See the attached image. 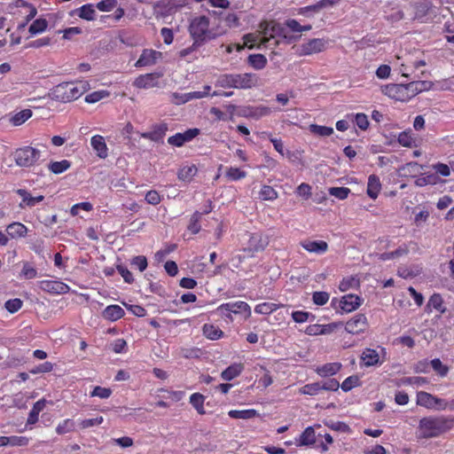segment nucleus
I'll return each mask as SVG.
<instances>
[{
  "label": "nucleus",
  "mask_w": 454,
  "mask_h": 454,
  "mask_svg": "<svg viewBox=\"0 0 454 454\" xmlns=\"http://www.w3.org/2000/svg\"><path fill=\"white\" fill-rule=\"evenodd\" d=\"M362 303L361 298L356 294H346L340 300L333 298L331 306L336 309H340L341 312L349 313L356 310Z\"/></svg>",
  "instance_id": "nucleus-11"
},
{
  "label": "nucleus",
  "mask_w": 454,
  "mask_h": 454,
  "mask_svg": "<svg viewBox=\"0 0 454 454\" xmlns=\"http://www.w3.org/2000/svg\"><path fill=\"white\" fill-rule=\"evenodd\" d=\"M248 64L256 70L264 68L267 65V59L262 54H251L247 59Z\"/></svg>",
  "instance_id": "nucleus-40"
},
{
  "label": "nucleus",
  "mask_w": 454,
  "mask_h": 454,
  "mask_svg": "<svg viewBox=\"0 0 454 454\" xmlns=\"http://www.w3.org/2000/svg\"><path fill=\"white\" fill-rule=\"evenodd\" d=\"M244 39V46L248 48H253L254 46H264L267 47L266 43L261 41L262 39V35L259 31V34H247L243 37Z\"/></svg>",
  "instance_id": "nucleus-35"
},
{
  "label": "nucleus",
  "mask_w": 454,
  "mask_h": 454,
  "mask_svg": "<svg viewBox=\"0 0 454 454\" xmlns=\"http://www.w3.org/2000/svg\"><path fill=\"white\" fill-rule=\"evenodd\" d=\"M27 227L20 222H13L6 227L7 234L12 239L24 238L27 236Z\"/></svg>",
  "instance_id": "nucleus-27"
},
{
  "label": "nucleus",
  "mask_w": 454,
  "mask_h": 454,
  "mask_svg": "<svg viewBox=\"0 0 454 454\" xmlns=\"http://www.w3.org/2000/svg\"><path fill=\"white\" fill-rule=\"evenodd\" d=\"M300 245L309 253L316 254H324L328 250V244L324 240L305 239Z\"/></svg>",
  "instance_id": "nucleus-21"
},
{
  "label": "nucleus",
  "mask_w": 454,
  "mask_h": 454,
  "mask_svg": "<svg viewBox=\"0 0 454 454\" xmlns=\"http://www.w3.org/2000/svg\"><path fill=\"white\" fill-rule=\"evenodd\" d=\"M112 395V389L109 387H104L100 386H97L90 392V396H97L101 399H106L110 397Z\"/></svg>",
  "instance_id": "nucleus-59"
},
{
  "label": "nucleus",
  "mask_w": 454,
  "mask_h": 454,
  "mask_svg": "<svg viewBox=\"0 0 454 454\" xmlns=\"http://www.w3.org/2000/svg\"><path fill=\"white\" fill-rule=\"evenodd\" d=\"M228 415L231 419H249L256 417L258 415L257 411L254 409L248 410H231L228 412Z\"/></svg>",
  "instance_id": "nucleus-37"
},
{
  "label": "nucleus",
  "mask_w": 454,
  "mask_h": 454,
  "mask_svg": "<svg viewBox=\"0 0 454 454\" xmlns=\"http://www.w3.org/2000/svg\"><path fill=\"white\" fill-rule=\"evenodd\" d=\"M368 327V319L363 313H356L345 323V331L352 335L364 333Z\"/></svg>",
  "instance_id": "nucleus-12"
},
{
  "label": "nucleus",
  "mask_w": 454,
  "mask_h": 454,
  "mask_svg": "<svg viewBox=\"0 0 454 454\" xmlns=\"http://www.w3.org/2000/svg\"><path fill=\"white\" fill-rule=\"evenodd\" d=\"M381 187H382V185H381L380 177L374 174L370 175L368 177L367 189H366L367 195L371 199L376 200L381 191Z\"/></svg>",
  "instance_id": "nucleus-25"
},
{
  "label": "nucleus",
  "mask_w": 454,
  "mask_h": 454,
  "mask_svg": "<svg viewBox=\"0 0 454 454\" xmlns=\"http://www.w3.org/2000/svg\"><path fill=\"white\" fill-rule=\"evenodd\" d=\"M343 325V323L339 322H332L330 324L326 325H319V324H314L307 326L305 333L308 335H326L333 333L338 328L341 327Z\"/></svg>",
  "instance_id": "nucleus-16"
},
{
  "label": "nucleus",
  "mask_w": 454,
  "mask_h": 454,
  "mask_svg": "<svg viewBox=\"0 0 454 454\" xmlns=\"http://www.w3.org/2000/svg\"><path fill=\"white\" fill-rule=\"evenodd\" d=\"M209 26L210 20L205 15L196 16L191 20L188 30L193 40L192 47H200L212 38Z\"/></svg>",
  "instance_id": "nucleus-3"
},
{
  "label": "nucleus",
  "mask_w": 454,
  "mask_h": 454,
  "mask_svg": "<svg viewBox=\"0 0 454 454\" xmlns=\"http://www.w3.org/2000/svg\"><path fill=\"white\" fill-rule=\"evenodd\" d=\"M280 304L273 302H262L254 307V312L261 315H270L280 308Z\"/></svg>",
  "instance_id": "nucleus-43"
},
{
  "label": "nucleus",
  "mask_w": 454,
  "mask_h": 454,
  "mask_svg": "<svg viewBox=\"0 0 454 454\" xmlns=\"http://www.w3.org/2000/svg\"><path fill=\"white\" fill-rule=\"evenodd\" d=\"M321 390L337 391L340 387L339 381L335 379H327L320 382Z\"/></svg>",
  "instance_id": "nucleus-64"
},
{
  "label": "nucleus",
  "mask_w": 454,
  "mask_h": 454,
  "mask_svg": "<svg viewBox=\"0 0 454 454\" xmlns=\"http://www.w3.org/2000/svg\"><path fill=\"white\" fill-rule=\"evenodd\" d=\"M145 201L153 206H157L161 202V196L155 190H151L146 192L145 197Z\"/></svg>",
  "instance_id": "nucleus-60"
},
{
  "label": "nucleus",
  "mask_w": 454,
  "mask_h": 454,
  "mask_svg": "<svg viewBox=\"0 0 454 454\" xmlns=\"http://www.w3.org/2000/svg\"><path fill=\"white\" fill-rule=\"evenodd\" d=\"M321 391L320 382L306 384L299 389L301 395H316Z\"/></svg>",
  "instance_id": "nucleus-52"
},
{
  "label": "nucleus",
  "mask_w": 454,
  "mask_h": 454,
  "mask_svg": "<svg viewBox=\"0 0 454 454\" xmlns=\"http://www.w3.org/2000/svg\"><path fill=\"white\" fill-rule=\"evenodd\" d=\"M45 407V400L40 399L37 402H35L30 410L27 420V424L28 425H34L38 421V417L40 412L44 409Z\"/></svg>",
  "instance_id": "nucleus-32"
},
{
  "label": "nucleus",
  "mask_w": 454,
  "mask_h": 454,
  "mask_svg": "<svg viewBox=\"0 0 454 454\" xmlns=\"http://www.w3.org/2000/svg\"><path fill=\"white\" fill-rule=\"evenodd\" d=\"M48 27V22L45 19L39 18L35 20L29 27V33L32 35H36L43 33L46 30Z\"/></svg>",
  "instance_id": "nucleus-46"
},
{
  "label": "nucleus",
  "mask_w": 454,
  "mask_h": 454,
  "mask_svg": "<svg viewBox=\"0 0 454 454\" xmlns=\"http://www.w3.org/2000/svg\"><path fill=\"white\" fill-rule=\"evenodd\" d=\"M90 145L98 158L106 159L108 156V148L103 136H93L90 138Z\"/></svg>",
  "instance_id": "nucleus-23"
},
{
  "label": "nucleus",
  "mask_w": 454,
  "mask_h": 454,
  "mask_svg": "<svg viewBox=\"0 0 454 454\" xmlns=\"http://www.w3.org/2000/svg\"><path fill=\"white\" fill-rule=\"evenodd\" d=\"M78 16L86 20H94L96 17L95 6L93 4H86L78 9Z\"/></svg>",
  "instance_id": "nucleus-38"
},
{
  "label": "nucleus",
  "mask_w": 454,
  "mask_h": 454,
  "mask_svg": "<svg viewBox=\"0 0 454 454\" xmlns=\"http://www.w3.org/2000/svg\"><path fill=\"white\" fill-rule=\"evenodd\" d=\"M52 370H53V364L47 361V362L40 364L39 365L32 368L29 371V372L31 374H39V373L51 372Z\"/></svg>",
  "instance_id": "nucleus-63"
},
{
  "label": "nucleus",
  "mask_w": 454,
  "mask_h": 454,
  "mask_svg": "<svg viewBox=\"0 0 454 454\" xmlns=\"http://www.w3.org/2000/svg\"><path fill=\"white\" fill-rule=\"evenodd\" d=\"M257 84V77L254 74H221L215 86L222 88L250 89Z\"/></svg>",
  "instance_id": "nucleus-4"
},
{
  "label": "nucleus",
  "mask_w": 454,
  "mask_h": 454,
  "mask_svg": "<svg viewBox=\"0 0 454 454\" xmlns=\"http://www.w3.org/2000/svg\"><path fill=\"white\" fill-rule=\"evenodd\" d=\"M20 275L26 279H33L37 277V270L30 262H25Z\"/></svg>",
  "instance_id": "nucleus-54"
},
{
  "label": "nucleus",
  "mask_w": 454,
  "mask_h": 454,
  "mask_svg": "<svg viewBox=\"0 0 454 454\" xmlns=\"http://www.w3.org/2000/svg\"><path fill=\"white\" fill-rule=\"evenodd\" d=\"M117 0H102L96 4L100 12H111L117 6Z\"/></svg>",
  "instance_id": "nucleus-62"
},
{
  "label": "nucleus",
  "mask_w": 454,
  "mask_h": 454,
  "mask_svg": "<svg viewBox=\"0 0 454 454\" xmlns=\"http://www.w3.org/2000/svg\"><path fill=\"white\" fill-rule=\"evenodd\" d=\"M360 385H361V380H360L359 376L351 375L343 380V382L340 385V387L344 392H348L351 389H353L354 387H358Z\"/></svg>",
  "instance_id": "nucleus-48"
},
{
  "label": "nucleus",
  "mask_w": 454,
  "mask_h": 454,
  "mask_svg": "<svg viewBox=\"0 0 454 454\" xmlns=\"http://www.w3.org/2000/svg\"><path fill=\"white\" fill-rule=\"evenodd\" d=\"M248 240L242 248L248 257H254L256 254L263 252L269 246V237L262 232H247Z\"/></svg>",
  "instance_id": "nucleus-8"
},
{
  "label": "nucleus",
  "mask_w": 454,
  "mask_h": 454,
  "mask_svg": "<svg viewBox=\"0 0 454 454\" xmlns=\"http://www.w3.org/2000/svg\"><path fill=\"white\" fill-rule=\"evenodd\" d=\"M161 57V52L153 49H145L139 59L137 60L135 66L137 67H143L154 65L159 58Z\"/></svg>",
  "instance_id": "nucleus-20"
},
{
  "label": "nucleus",
  "mask_w": 454,
  "mask_h": 454,
  "mask_svg": "<svg viewBox=\"0 0 454 454\" xmlns=\"http://www.w3.org/2000/svg\"><path fill=\"white\" fill-rule=\"evenodd\" d=\"M432 309L437 310L441 314L446 311V308L443 305V300L441 294H434L430 296L428 302L426 306V312L431 313Z\"/></svg>",
  "instance_id": "nucleus-28"
},
{
  "label": "nucleus",
  "mask_w": 454,
  "mask_h": 454,
  "mask_svg": "<svg viewBox=\"0 0 454 454\" xmlns=\"http://www.w3.org/2000/svg\"><path fill=\"white\" fill-rule=\"evenodd\" d=\"M296 194L304 200H309L311 195V186L307 183H301L295 191Z\"/></svg>",
  "instance_id": "nucleus-61"
},
{
  "label": "nucleus",
  "mask_w": 454,
  "mask_h": 454,
  "mask_svg": "<svg viewBox=\"0 0 454 454\" xmlns=\"http://www.w3.org/2000/svg\"><path fill=\"white\" fill-rule=\"evenodd\" d=\"M315 427L320 428L321 425L316 424L314 427H306L299 438L296 439V446H309L316 443L317 435L316 434Z\"/></svg>",
  "instance_id": "nucleus-19"
},
{
  "label": "nucleus",
  "mask_w": 454,
  "mask_h": 454,
  "mask_svg": "<svg viewBox=\"0 0 454 454\" xmlns=\"http://www.w3.org/2000/svg\"><path fill=\"white\" fill-rule=\"evenodd\" d=\"M104 418L102 416L96 417L94 419H85L79 422V426L82 429H87L95 426H99L103 423Z\"/></svg>",
  "instance_id": "nucleus-57"
},
{
  "label": "nucleus",
  "mask_w": 454,
  "mask_h": 454,
  "mask_svg": "<svg viewBox=\"0 0 454 454\" xmlns=\"http://www.w3.org/2000/svg\"><path fill=\"white\" fill-rule=\"evenodd\" d=\"M16 193L21 197V201L20 203V207H33L37 203L42 202L44 200L43 195L32 196L31 193L25 189H18Z\"/></svg>",
  "instance_id": "nucleus-22"
},
{
  "label": "nucleus",
  "mask_w": 454,
  "mask_h": 454,
  "mask_svg": "<svg viewBox=\"0 0 454 454\" xmlns=\"http://www.w3.org/2000/svg\"><path fill=\"white\" fill-rule=\"evenodd\" d=\"M216 311L222 316L232 320L231 314L245 313L246 317L251 316V308L248 303L243 301L226 302L219 305Z\"/></svg>",
  "instance_id": "nucleus-9"
},
{
  "label": "nucleus",
  "mask_w": 454,
  "mask_h": 454,
  "mask_svg": "<svg viewBox=\"0 0 454 454\" xmlns=\"http://www.w3.org/2000/svg\"><path fill=\"white\" fill-rule=\"evenodd\" d=\"M202 332L206 338L212 340H219L223 336V332L218 326L211 324H205Z\"/></svg>",
  "instance_id": "nucleus-34"
},
{
  "label": "nucleus",
  "mask_w": 454,
  "mask_h": 454,
  "mask_svg": "<svg viewBox=\"0 0 454 454\" xmlns=\"http://www.w3.org/2000/svg\"><path fill=\"white\" fill-rule=\"evenodd\" d=\"M341 369L340 363H328L316 369V372L324 378L333 376L340 372Z\"/></svg>",
  "instance_id": "nucleus-29"
},
{
  "label": "nucleus",
  "mask_w": 454,
  "mask_h": 454,
  "mask_svg": "<svg viewBox=\"0 0 454 454\" xmlns=\"http://www.w3.org/2000/svg\"><path fill=\"white\" fill-rule=\"evenodd\" d=\"M41 156V151L30 145L20 147L14 152L15 163L21 168H32L38 165Z\"/></svg>",
  "instance_id": "nucleus-6"
},
{
  "label": "nucleus",
  "mask_w": 454,
  "mask_h": 454,
  "mask_svg": "<svg viewBox=\"0 0 454 454\" xmlns=\"http://www.w3.org/2000/svg\"><path fill=\"white\" fill-rule=\"evenodd\" d=\"M161 73H148L138 75L133 82V86L137 89H151L159 86V79Z\"/></svg>",
  "instance_id": "nucleus-15"
},
{
  "label": "nucleus",
  "mask_w": 454,
  "mask_h": 454,
  "mask_svg": "<svg viewBox=\"0 0 454 454\" xmlns=\"http://www.w3.org/2000/svg\"><path fill=\"white\" fill-rule=\"evenodd\" d=\"M32 111L30 109H24L16 113L12 118L11 122L13 126H20L32 117Z\"/></svg>",
  "instance_id": "nucleus-42"
},
{
  "label": "nucleus",
  "mask_w": 454,
  "mask_h": 454,
  "mask_svg": "<svg viewBox=\"0 0 454 454\" xmlns=\"http://www.w3.org/2000/svg\"><path fill=\"white\" fill-rule=\"evenodd\" d=\"M247 172L236 167H230L225 171V177L230 181H239L247 176Z\"/></svg>",
  "instance_id": "nucleus-45"
},
{
  "label": "nucleus",
  "mask_w": 454,
  "mask_h": 454,
  "mask_svg": "<svg viewBox=\"0 0 454 454\" xmlns=\"http://www.w3.org/2000/svg\"><path fill=\"white\" fill-rule=\"evenodd\" d=\"M23 305V301L19 298L10 299L5 301L4 308L12 314L19 311Z\"/></svg>",
  "instance_id": "nucleus-55"
},
{
  "label": "nucleus",
  "mask_w": 454,
  "mask_h": 454,
  "mask_svg": "<svg viewBox=\"0 0 454 454\" xmlns=\"http://www.w3.org/2000/svg\"><path fill=\"white\" fill-rule=\"evenodd\" d=\"M201 218H202V214L199 211H195L191 218H190V223L187 226V229L188 231L192 233V234H197L200 232L201 227H200V221H201Z\"/></svg>",
  "instance_id": "nucleus-44"
},
{
  "label": "nucleus",
  "mask_w": 454,
  "mask_h": 454,
  "mask_svg": "<svg viewBox=\"0 0 454 454\" xmlns=\"http://www.w3.org/2000/svg\"><path fill=\"white\" fill-rule=\"evenodd\" d=\"M454 427V417L428 416L424 417L419 423L420 438L429 439L438 437Z\"/></svg>",
  "instance_id": "nucleus-1"
},
{
  "label": "nucleus",
  "mask_w": 454,
  "mask_h": 454,
  "mask_svg": "<svg viewBox=\"0 0 454 454\" xmlns=\"http://www.w3.org/2000/svg\"><path fill=\"white\" fill-rule=\"evenodd\" d=\"M424 82H411L406 84L390 83L381 86V92L396 101L407 102L420 91Z\"/></svg>",
  "instance_id": "nucleus-2"
},
{
  "label": "nucleus",
  "mask_w": 454,
  "mask_h": 454,
  "mask_svg": "<svg viewBox=\"0 0 454 454\" xmlns=\"http://www.w3.org/2000/svg\"><path fill=\"white\" fill-rule=\"evenodd\" d=\"M206 397L200 393H193L190 396V403L196 410L200 415H205L206 410L204 408Z\"/></svg>",
  "instance_id": "nucleus-33"
},
{
  "label": "nucleus",
  "mask_w": 454,
  "mask_h": 454,
  "mask_svg": "<svg viewBox=\"0 0 454 454\" xmlns=\"http://www.w3.org/2000/svg\"><path fill=\"white\" fill-rule=\"evenodd\" d=\"M361 360L366 367L375 366L381 364L377 350L369 348H364L362 352Z\"/></svg>",
  "instance_id": "nucleus-26"
},
{
  "label": "nucleus",
  "mask_w": 454,
  "mask_h": 454,
  "mask_svg": "<svg viewBox=\"0 0 454 454\" xmlns=\"http://www.w3.org/2000/svg\"><path fill=\"white\" fill-rule=\"evenodd\" d=\"M330 294L327 292L317 291L312 294V301L316 305L323 306L328 302Z\"/></svg>",
  "instance_id": "nucleus-56"
},
{
  "label": "nucleus",
  "mask_w": 454,
  "mask_h": 454,
  "mask_svg": "<svg viewBox=\"0 0 454 454\" xmlns=\"http://www.w3.org/2000/svg\"><path fill=\"white\" fill-rule=\"evenodd\" d=\"M416 403L429 410L445 411L446 400L425 391H419L416 395Z\"/></svg>",
  "instance_id": "nucleus-10"
},
{
  "label": "nucleus",
  "mask_w": 454,
  "mask_h": 454,
  "mask_svg": "<svg viewBox=\"0 0 454 454\" xmlns=\"http://www.w3.org/2000/svg\"><path fill=\"white\" fill-rule=\"evenodd\" d=\"M85 90V86L81 82H64L55 88L54 95L62 102H71L82 97Z\"/></svg>",
  "instance_id": "nucleus-5"
},
{
  "label": "nucleus",
  "mask_w": 454,
  "mask_h": 454,
  "mask_svg": "<svg viewBox=\"0 0 454 454\" xmlns=\"http://www.w3.org/2000/svg\"><path fill=\"white\" fill-rule=\"evenodd\" d=\"M430 365L436 374L442 378L446 377L449 373V367L442 363L439 358H434L430 361Z\"/></svg>",
  "instance_id": "nucleus-50"
},
{
  "label": "nucleus",
  "mask_w": 454,
  "mask_h": 454,
  "mask_svg": "<svg viewBox=\"0 0 454 454\" xmlns=\"http://www.w3.org/2000/svg\"><path fill=\"white\" fill-rule=\"evenodd\" d=\"M260 199L262 200H275L278 194V192L270 185H262L259 192Z\"/></svg>",
  "instance_id": "nucleus-47"
},
{
  "label": "nucleus",
  "mask_w": 454,
  "mask_h": 454,
  "mask_svg": "<svg viewBox=\"0 0 454 454\" xmlns=\"http://www.w3.org/2000/svg\"><path fill=\"white\" fill-rule=\"evenodd\" d=\"M195 165L185 166L178 172V178L183 181H190L197 173Z\"/></svg>",
  "instance_id": "nucleus-51"
},
{
  "label": "nucleus",
  "mask_w": 454,
  "mask_h": 454,
  "mask_svg": "<svg viewBox=\"0 0 454 454\" xmlns=\"http://www.w3.org/2000/svg\"><path fill=\"white\" fill-rule=\"evenodd\" d=\"M397 141L402 146L404 147L412 148L418 145L415 134L411 129L399 133Z\"/></svg>",
  "instance_id": "nucleus-30"
},
{
  "label": "nucleus",
  "mask_w": 454,
  "mask_h": 454,
  "mask_svg": "<svg viewBox=\"0 0 454 454\" xmlns=\"http://www.w3.org/2000/svg\"><path fill=\"white\" fill-rule=\"evenodd\" d=\"M329 43L328 39L313 38L301 45L303 55H312L324 51Z\"/></svg>",
  "instance_id": "nucleus-17"
},
{
  "label": "nucleus",
  "mask_w": 454,
  "mask_h": 454,
  "mask_svg": "<svg viewBox=\"0 0 454 454\" xmlns=\"http://www.w3.org/2000/svg\"><path fill=\"white\" fill-rule=\"evenodd\" d=\"M168 131V124L161 122L155 124L152 127V130L148 132H143L140 137L145 139H149L153 142H160L163 140Z\"/></svg>",
  "instance_id": "nucleus-18"
},
{
  "label": "nucleus",
  "mask_w": 454,
  "mask_h": 454,
  "mask_svg": "<svg viewBox=\"0 0 454 454\" xmlns=\"http://www.w3.org/2000/svg\"><path fill=\"white\" fill-rule=\"evenodd\" d=\"M71 167V161L67 160H62L60 161H51L48 164V169L55 175H59L69 169Z\"/></svg>",
  "instance_id": "nucleus-36"
},
{
  "label": "nucleus",
  "mask_w": 454,
  "mask_h": 454,
  "mask_svg": "<svg viewBox=\"0 0 454 454\" xmlns=\"http://www.w3.org/2000/svg\"><path fill=\"white\" fill-rule=\"evenodd\" d=\"M360 286V280L355 276H349L344 278L339 284V289L341 292H346L351 288H358Z\"/></svg>",
  "instance_id": "nucleus-41"
},
{
  "label": "nucleus",
  "mask_w": 454,
  "mask_h": 454,
  "mask_svg": "<svg viewBox=\"0 0 454 454\" xmlns=\"http://www.w3.org/2000/svg\"><path fill=\"white\" fill-rule=\"evenodd\" d=\"M329 193L339 200H345L350 193V189L348 187H332L329 189Z\"/></svg>",
  "instance_id": "nucleus-58"
},
{
  "label": "nucleus",
  "mask_w": 454,
  "mask_h": 454,
  "mask_svg": "<svg viewBox=\"0 0 454 454\" xmlns=\"http://www.w3.org/2000/svg\"><path fill=\"white\" fill-rule=\"evenodd\" d=\"M243 370L244 365L241 363H235L228 366L224 371H223V372L221 373V377L223 380L230 381L239 376Z\"/></svg>",
  "instance_id": "nucleus-31"
},
{
  "label": "nucleus",
  "mask_w": 454,
  "mask_h": 454,
  "mask_svg": "<svg viewBox=\"0 0 454 454\" xmlns=\"http://www.w3.org/2000/svg\"><path fill=\"white\" fill-rule=\"evenodd\" d=\"M75 430V422L71 419H66L59 422L56 427V433L59 435L74 432Z\"/></svg>",
  "instance_id": "nucleus-39"
},
{
  "label": "nucleus",
  "mask_w": 454,
  "mask_h": 454,
  "mask_svg": "<svg viewBox=\"0 0 454 454\" xmlns=\"http://www.w3.org/2000/svg\"><path fill=\"white\" fill-rule=\"evenodd\" d=\"M309 129L311 133L319 137H329L333 133L332 127L310 124Z\"/></svg>",
  "instance_id": "nucleus-49"
},
{
  "label": "nucleus",
  "mask_w": 454,
  "mask_h": 454,
  "mask_svg": "<svg viewBox=\"0 0 454 454\" xmlns=\"http://www.w3.org/2000/svg\"><path fill=\"white\" fill-rule=\"evenodd\" d=\"M323 438L324 440L318 441V444L317 446V449L320 450L322 453L326 452L329 450V445H331L333 442V436L325 433L324 434L318 433L317 438Z\"/></svg>",
  "instance_id": "nucleus-53"
},
{
  "label": "nucleus",
  "mask_w": 454,
  "mask_h": 454,
  "mask_svg": "<svg viewBox=\"0 0 454 454\" xmlns=\"http://www.w3.org/2000/svg\"><path fill=\"white\" fill-rule=\"evenodd\" d=\"M38 286L41 290L51 294H65L70 290L69 286L60 280L45 279L39 281Z\"/></svg>",
  "instance_id": "nucleus-14"
},
{
  "label": "nucleus",
  "mask_w": 454,
  "mask_h": 454,
  "mask_svg": "<svg viewBox=\"0 0 454 454\" xmlns=\"http://www.w3.org/2000/svg\"><path fill=\"white\" fill-rule=\"evenodd\" d=\"M259 29L262 35L261 41L266 43L267 47L278 45V40L277 38L285 36L283 27L275 20L260 22Z\"/></svg>",
  "instance_id": "nucleus-7"
},
{
  "label": "nucleus",
  "mask_w": 454,
  "mask_h": 454,
  "mask_svg": "<svg viewBox=\"0 0 454 454\" xmlns=\"http://www.w3.org/2000/svg\"><path fill=\"white\" fill-rule=\"evenodd\" d=\"M102 316L105 319L115 322L125 316L124 309L116 304L108 305L102 312Z\"/></svg>",
  "instance_id": "nucleus-24"
},
{
  "label": "nucleus",
  "mask_w": 454,
  "mask_h": 454,
  "mask_svg": "<svg viewBox=\"0 0 454 454\" xmlns=\"http://www.w3.org/2000/svg\"><path fill=\"white\" fill-rule=\"evenodd\" d=\"M200 134V129L198 128H192L188 129L184 132L181 133H176L175 135L169 137L168 138V143L176 147H181L185 143L191 142L197 136Z\"/></svg>",
  "instance_id": "nucleus-13"
}]
</instances>
